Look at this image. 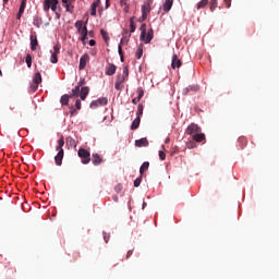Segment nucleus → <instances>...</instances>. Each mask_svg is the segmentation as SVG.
Segmentation results:
<instances>
[{
    "instance_id": "37",
    "label": "nucleus",
    "mask_w": 279,
    "mask_h": 279,
    "mask_svg": "<svg viewBox=\"0 0 279 279\" xmlns=\"http://www.w3.org/2000/svg\"><path fill=\"white\" fill-rule=\"evenodd\" d=\"M118 53L120 56L121 62H123L124 57H123V48L121 47V45H119V47H118Z\"/></svg>"
},
{
    "instance_id": "19",
    "label": "nucleus",
    "mask_w": 279,
    "mask_h": 279,
    "mask_svg": "<svg viewBox=\"0 0 279 279\" xmlns=\"http://www.w3.org/2000/svg\"><path fill=\"white\" fill-rule=\"evenodd\" d=\"M130 0H120V5L122 8H124V12L125 14H128V12H130V3H129Z\"/></svg>"
},
{
    "instance_id": "6",
    "label": "nucleus",
    "mask_w": 279,
    "mask_h": 279,
    "mask_svg": "<svg viewBox=\"0 0 279 279\" xmlns=\"http://www.w3.org/2000/svg\"><path fill=\"white\" fill-rule=\"evenodd\" d=\"M129 75H130V70L128 69V66H124L122 75H119L116 82H118L119 84H123L125 80H128Z\"/></svg>"
},
{
    "instance_id": "49",
    "label": "nucleus",
    "mask_w": 279,
    "mask_h": 279,
    "mask_svg": "<svg viewBox=\"0 0 279 279\" xmlns=\"http://www.w3.org/2000/svg\"><path fill=\"white\" fill-rule=\"evenodd\" d=\"M225 4L227 8H231L232 7V0H225Z\"/></svg>"
},
{
    "instance_id": "29",
    "label": "nucleus",
    "mask_w": 279,
    "mask_h": 279,
    "mask_svg": "<svg viewBox=\"0 0 279 279\" xmlns=\"http://www.w3.org/2000/svg\"><path fill=\"white\" fill-rule=\"evenodd\" d=\"M75 27H76V29L78 31V33L82 34V29H84V22L77 21V22L75 23Z\"/></svg>"
},
{
    "instance_id": "14",
    "label": "nucleus",
    "mask_w": 279,
    "mask_h": 279,
    "mask_svg": "<svg viewBox=\"0 0 279 279\" xmlns=\"http://www.w3.org/2000/svg\"><path fill=\"white\" fill-rule=\"evenodd\" d=\"M193 141H195L196 143H202L204 141H206V135L202 132L196 133L192 136Z\"/></svg>"
},
{
    "instance_id": "63",
    "label": "nucleus",
    "mask_w": 279,
    "mask_h": 279,
    "mask_svg": "<svg viewBox=\"0 0 279 279\" xmlns=\"http://www.w3.org/2000/svg\"><path fill=\"white\" fill-rule=\"evenodd\" d=\"M114 202H119V197L113 196Z\"/></svg>"
},
{
    "instance_id": "53",
    "label": "nucleus",
    "mask_w": 279,
    "mask_h": 279,
    "mask_svg": "<svg viewBox=\"0 0 279 279\" xmlns=\"http://www.w3.org/2000/svg\"><path fill=\"white\" fill-rule=\"evenodd\" d=\"M187 147L189 149H193V147H195V143L190 142V144H187Z\"/></svg>"
},
{
    "instance_id": "22",
    "label": "nucleus",
    "mask_w": 279,
    "mask_h": 279,
    "mask_svg": "<svg viewBox=\"0 0 279 279\" xmlns=\"http://www.w3.org/2000/svg\"><path fill=\"white\" fill-rule=\"evenodd\" d=\"M208 3H210V1H208V0H201L196 4V8H197V10H202V9L206 8V5H208Z\"/></svg>"
},
{
    "instance_id": "28",
    "label": "nucleus",
    "mask_w": 279,
    "mask_h": 279,
    "mask_svg": "<svg viewBox=\"0 0 279 279\" xmlns=\"http://www.w3.org/2000/svg\"><path fill=\"white\" fill-rule=\"evenodd\" d=\"M135 58H137V60H141V58H143V46H138Z\"/></svg>"
},
{
    "instance_id": "44",
    "label": "nucleus",
    "mask_w": 279,
    "mask_h": 279,
    "mask_svg": "<svg viewBox=\"0 0 279 279\" xmlns=\"http://www.w3.org/2000/svg\"><path fill=\"white\" fill-rule=\"evenodd\" d=\"M31 90H33V93H36V90H38V83H33L31 85Z\"/></svg>"
},
{
    "instance_id": "11",
    "label": "nucleus",
    "mask_w": 279,
    "mask_h": 279,
    "mask_svg": "<svg viewBox=\"0 0 279 279\" xmlns=\"http://www.w3.org/2000/svg\"><path fill=\"white\" fill-rule=\"evenodd\" d=\"M180 66H182V61L178 58V54H173L171 68L175 70V69H180Z\"/></svg>"
},
{
    "instance_id": "5",
    "label": "nucleus",
    "mask_w": 279,
    "mask_h": 279,
    "mask_svg": "<svg viewBox=\"0 0 279 279\" xmlns=\"http://www.w3.org/2000/svg\"><path fill=\"white\" fill-rule=\"evenodd\" d=\"M202 132V128L195 123H191L186 129V134L190 136H195V134H199Z\"/></svg>"
},
{
    "instance_id": "12",
    "label": "nucleus",
    "mask_w": 279,
    "mask_h": 279,
    "mask_svg": "<svg viewBox=\"0 0 279 279\" xmlns=\"http://www.w3.org/2000/svg\"><path fill=\"white\" fill-rule=\"evenodd\" d=\"M92 162H93V165H95V167H98V165H101V162H104V158H101V156H99V154H93Z\"/></svg>"
},
{
    "instance_id": "8",
    "label": "nucleus",
    "mask_w": 279,
    "mask_h": 279,
    "mask_svg": "<svg viewBox=\"0 0 279 279\" xmlns=\"http://www.w3.org/2000/svg\"><path fill=\"white\" fill-rule=\"evenodd\" d=\"M108 104V98H99L90 102V108H99V106H106Z\"/></svg>"
},
{
    "instance_id": "56",
    "label": "nucleus",
    "mask_w": 279,
    "mask_h": 279,
    "mask_svg": "<svg viewBox=\"0 0 279 279\" xmlns=\"http://www.w3.org/2000/svg\"><path fill=\"white\" fill-rule=\"evenodd\" d=\"M191 90H199V86L191 87Z\"/></svg>"
},
{
    "instance_id": "34",
    "label": "nucleus",
    "mask_w": 279,
    "mask_h": 279,
    "mask_svg": "<svg viewBox=\"0 0 279 279\" xmlns=\"http://www.w3.org/2000/svg\"><path fill=\"white\" fill-rule=\"evenodd\" d=\"M141 182H143V175L138 177V178L134 181V186H135V189H138V186H141Z\"/></svg>"
},
{
    "instance_id": "58",
    "label": "nucleus",
    "mask_w": 279,
    "mask_h": 279,
    "mask_svg": "<svg viewBox=\"0 0 279 279\" xmlns=\"http://www.w3.org/2000/svg\"><path fill=\"white\" fill-rule=\"evenodd\" d=\"M183 94H184V95H189V88H185V89L183 90Z\"/></svg>"
},
{
    "instance_id": "48",
    "label": "nucleus",
    "mask_w": 279,
    "mask_h": 279,
    "mask_svg": "<svg viewBox=\"0 0 279 279\" xmlns=\"http://www.w3.org/2000/svg\"><path fill=\"white\" fill-rule=\"evenodd\" d=\"M128 43H130V39L128 37H123L120 41V46L121 45H128Z\"/></svg>"
},
{
    "instance_id": "39",
    "label": "nucleus",
    "mask_w": 279,
    "mask_h": 279,
    "mask_svg": "<svg viewBox=\"0 0 279 279\" xmlns=\"http://www.w3.org/2000/svg\"><path fill=\"white\" fill-rule=\"evenodd\" d=\"M64 8H65L66 12H70L71 14H73V8L74 7L71 3L65 4Z\"/></svg>"
},
{
    "instance_id": "60",
    "label": "nucleus",
    "mask_w": 279,
    "mask_h": 279,
    "mask_svg": "<svg viewBox=\"0 0 279 279\" xmlns=\"http://www.w3.org/2000/svg\"><path fill=\"white\" fill-rule=\"evenodd\" d=\"M54 13H56V19L59 20V19H60V13H58V12H56V11H54Z\"/></svg>"
},
{
    "instance_id": "32",
    "label": "nucleus",
    "mask_w": 279,
    "mask_h": 279,
    "mask_svg": "<svg viewBox=\"0 0 279 279\" xmlns=\"http://www.w3.org/2000/svg\"><path fill=\"white\" fill-rule=\"evenodd\" d=\"M90 16H97V4H93L90 7Z\"/></svg>"
},
{
    "instance_id": "61",
    "label": "nucleus",
    "mask_w": 279,
    "mask_h": 279,
    "mask_svg": "<svg viewBox=\"0 0 279 279\" xmlns=\"http://www.w3.org/2000/svg\"><path fill=\"white\" fill-rule=\"evenodd\" d=\"M109 1H110V0H106V8H109V7H110Z\"/></svg>"
},
{
    "instance_id": "7",
    "label": "nucleus",
    "mask_w": 279,
    "mask_h": 279,
    "mask_svg": "<svg viewBox=\"0 0 279 279\" xmlns=\"http://www.w3.org/2000/svg\"><path fill=\"white\" fill-rule=\"evenodd\" d=\"M58 53H60V46H53V52H51L50 62L52 64H58Z\"/></svg>"
},
{
    "instance_id": "47",
    "label": "nucleus",
    "mask_w": 279,
    "mask_h": 279,
    "mask_svg": "<svg viewBox=\"0 0 279 279\" xmlns=\"http://www.w3.org/2000/svg\"><path fill=\"white\" fill-rule=\"evenodd\" d=\"M114 87L116 90H121V88H123V84L116 81Z\"/></svg>"
},
{
    "instance_id": "45",
    "label": "nucleus",
    "mask_w": 279,
    "mask_h": 279,
    "mask_svg": "<svg viewBox=\"0 0 279 279\" xmlns=\"http://www.w3.org/2000/svg\"><path fill=\"white\" fill-rule=\"evenodd\" d=\"M102 236H104V240H105L106 243H108V241H110V233L104 232Z\"/></svg>"
},
{
    "instance_id": "4",
    "label": "nucleus",
    "mask_w": 279,
    "mask_h": 279,
    "mask_svg": "<svg viewBox=\"0 0 279 279\" xmlns=\"http://www.w3.org/2000/svg\"><path fill=\"white\" fill-rule=\"evenodd\" d=\"M60 2L58 0H45L44 1V11L49 12V10H52V12H56L58 10V4Z\"/></svg>"
},
{
    "instance_id": "62",
    "label": "nucleus",
    "mask_w": 279,
    "mask_h": 279,
    "mask_svg": "<svg viewBox=\"0 0 279 279\" xmlns=\"http://www.w3.org/2000/svg\"><path fill=\"white\" fill-rule=\"evenodd\" d=\"M70 4L75 3V0H68Z\"/></svg>"
},
{
    "instance_id": "15",
    "label": "nucleus",
    "mask_w": 279,
    "mask_h": 279,
    "mask_svg": "<svg viewBox=\"0 0 279 279\" xmlns=\"http://www.w3.org/2000/svg\"><path fill=\"white\" fill-rule=\"evenodd\" d=\"M38 47V37L36 35H31V49L32 51H36Z\"/></svg>"
},
{
    "instance_id": "3",
    "label": "nucleus",
    "mask_w": 279,
    "mask_h": 279,
    "mask_svg": "<svg viewBox=\"0 0 279 279\" xmlns=\"http://www.w3.org/2000/svg\"><path fill=\"white\" fill-rule=\"evenodd\" d=\"M78 158L83 165H88L90 162V151L85 148H80L77 151Z\"/></svg>"
},
{
    "instance_id": "51",
    "label": "nucleus",
    "mask_w": 279,
    "mask_h": 279,
    "mask_svg": "<svg viewBox=\"0 0 279 279\" xmlns=\"http://www.w3.org/2000/svg\"><path fill=\"white\" fill-rule=\"evenodd\" d=\"M95 45H97V41H95V39L89 40V46L90 47H95Z\"/></svg>"
},
{
    "instance_id": "23",
    "label": "nucleus",
    "mask_w": 279,
    "mask_h": 279,
    "mask_svg": "<svg viewBox=\"0 0 279 279\" xmlns=\"http://www.w3.org/2000/svg\"><path fill=\"white\" fill-rule=\"evenodd\" d=\"M66 145H69L70 147H77V143L75 142V140L73 137H66L65 140Z\"/></svg>"
},
{
    "instance_id": "27",
    "label": "nucleus",
    "mask_w": 279,
    "mask_h": 279,
    "mask_svg": "<svg viewBox=\"0 0 279 279\" xmlns=\"http://www.w3.org/2000/svg\"><path fill=\"white\" fill-rule=\"evenodd\" d=\"M81 88L80 86H76L74 89H72V94L70 95V97H80L81 94Z\"/></svg>"
},
{
    "instance_id": "10",
    "label": "nucleus",
    "mask_w": 279,
    "mask_h": 279,
    "mask_svg": "<svg viewBox=\"0 0 279 279\" xmlns=\"http://www.w3.org/2000/svg\"><path fill=\"white\" fill-rule=\"evenodd\" d=\"M151 12V7L149 4H144L142 7V17L141 21H147V14Z\"/></svg>"
},
{
    "instance_id": "1",
    "label": "nucleus",
    "mask_w": 279,
    "mask_h": 279,
    "mask_svg": "<svg viewBox=\"0 0 279 279\" xmlns=\"http://www.w3.org/2000/svg\"><path fill=\"white\" fill-rule=\"evenodd\" d=\"M140 32V40L144 41L146 45H149L151 40H154V28L147 31V24H142Z\"/></svg>"
},
{
    "instance_id": "18",
    "label": "nucleus",
    "mask_w": 279,
    "mask_h": 279,
    "mask_svg": "<svg viewBox=\"0 0 279 279\" xmlns=\"http://www.w3.org/2000/svg\"><path fill=\"white\" fill-rule=\"evenodd\" d=\"M171 8H173V0H166L162 7L163 12H169Z\"/></svg>"
},
{
    "instance_id": "36",
    "label": "nucleus",
    "mask_w": 279,
    "mask_h": 279,
    "mask_svg": "<svg viewBox=\"0 0 279 279\" xmlns=\"http://www.w3.org/2000/svg\"><path fill=\"white\" fill-rule=\"evenodd\" d=\"M210 12H213L214 10H217V0H210Z\"/></svg>"
},
{
    "instance_id": "55",
    "label": "nucleus",
    "mask_w": 279,
    "mask_h": 279,
    "mask_svg": "<svg viewBox=\"0 0 279 279\" xmlns=\"http://www.w3.org/2000/svg\"><path fill=\"white\" fill-rule=\"evenodd\" d=\"M100 3H101V0H96V2H93V4H96V8H99Z\"/></svg>"
},
{
    "instance_id": "64",
    "label": "nucleus",
    "mask_w": 279,
    "mask_h": 279,
    "mask_svg": "<svg viewBox=\"0 0 279 279\" xmlns=\"http://www.w3.org/2000/svg\"><path fill=\"white\" fill-rule=\"evenodd\" d=\"M239 141L242 143L245 142V140L243 137H240Z\"/></svg>"
},
{
    "instance_id": "24",
    "label": "nucleus",
    "mask_w": 279,
    "mask_h": 279,
    "mask_svg": "<svg viewBox=\"0 0 279 279\" xmlns=\"http://www.w3.org/2000/svg\"><path fill=\"white\" fill-rule=\"evenodd\" d=\"M33 82L35 84H41L43 83V75L40 74V72H37L33 78Z\"/></svg>"
},
{
    "instance_id": "25",
    "label": "nucleus",
    "mask_w": 279,
    "mask_h": 279,
    "mask_svg": "<svg viewBox=\"0 0 279 279\" xmlns=\"http://www.w3.org/2000/svg\"><path fill=\"white\" fill-rule=\"evenodd\" d=\"M147 169H149V161H145L141 168H140V174L143 175V173H145V171H147Z\"/></svg>"
},
{
    "instance_id": "21",
    "label": "nucleus",
    "mask_w": 279,
    "mask_h": 279,
    "mask_svg": "<svg viewBox=\"0 0 279 279\" xmlns=\"http://www.w3.org/2000/svg\"><path fill=\"white\" fill-rule=\"evenodd\" d=\"M141 125V117H136V119L131 124V130H138Z\"/></svg>"
},
{
    "instance_id": "20",
    "label": "nucleus",
    "mask_w": 279,
    "mask_h": 279,
    "mask_svg": "<svg viewBox=\"0 0 279 279\" xmlns=\"http://www.w3.org/2000/svg\"><path fill=\"white\" fill-rule=\"evenodd\" d=\"M71 98L72 97L69 94L61 96V99H60L61 106H69V99Z\"/></svg>"
},
{
    "instance_id": "57",
    "label": "nucleus",
    "mask_w": 279,
    "mask_h": 279,
    "mask_svg": "<svg viewBox=\"0 0 279 279\" xmlns=\"http://www.w3.org/2000/svg\"><path fill=\"white\" fill-rule=\"evenodd\" d=\"M63 7L69 5V0H62Z\"/></svg>"
},
{
    "instance_id": "26",
    "label": "nucleus",
    "mask_w": 279,
    "mask_h": 279,
    "mask_svg": "<svg viewBox=\"0 0 279 279\" xmlns=\"http://www.w3.org/2000/svg\"><path fill=\"white\" fill-rule=\"evenodd\" d=\"M81 35H82L81 40H82V43H84V40H86L88 38V28L86 26L83 27Z\"/></svg>"
},
{
    "instance_id": "16",
    "label": "nucleus",
    "mask_w": 279,
    "mask_h": 279,
    "mask_svg": "<svg viewBox=\"0 0 279 279\" xmlns=\"http://www.w3.org/2000/svg\"><path fill=\"white\" fill-rule=\"evenodd\" d=\"M89 90L90 89L88 87L81 88V94L78 95V97L82 99V101H84V99H86V97H88Z\"/></svg>"
},
{
    "instance_id": "54",
    "label": "nucleus",
    "mask_w": 279,
    "mask_h": 279,
    "mask_svg": "<svg viewBox=\"0 0 279 279\" xmlns=\"http://www.w3.org/2000/svg\"><path fill=\"white\" fill-rule=\"evenodd\" d=\"M138 101H141V100H138L137 97L132 99V104H134V106H136V104H138Z\"/></svg>"
},
{
    "instance_id": "41",
    "label": "nucleus",
    "mask_w": 279,
    "mask_h": 279,
    "mask_svg": "<svg viewBox=\"0 0 279 279\" xmlns=\"http://www.w3.org/2000/svg\"><path fill=\"white\" fill-rule=\"evenodd\" d=\"M114 191H116V193H121V191H123V185L122 184H117L114 186Z\"/></svg>"
},
{
    "instance_id": "38",
    "label": "nucleus",
    "mask_w": 279,
    "mask_h": 279,
    "mask_svg": "<svg viewBox=\"0 0 279 279\" xmlns=\"http://www.w3.org/2000/svg\"><path fill=\"white\" fill-rule=\"evenodd\" d=\"M26 64L28 69H32V54L26 56Z\"/></svg>"
},
{
    "instance_id": "52",
    "label": "nucleus",
    "mask_w": 279,
    "mask_h": 279,
    "mask_svg": "<svg viewBox=\"0 0 279 279\" xmlns=\"http://www.w3.org/2000/svg\"><path fill=\"white\" fill-rule=\"evenodd\" d=\"M27 5V0H22L20 8H25Z\"/></svg>"
},
{
    "instance_id": "35",
    "label": "nucleus",
    "mask_w": 279,
    "mask_h": 279,
    "mask_svg": "<svg viewBox=\"0 0 279 279\" xmlns=\"http://www.w3.org/2000/svg\"><path fill=\"white\" fill-rule=\"evenodd\" d=\"M23 12H25V7H20L19 13L16 15L17 21H21V16H23Z\"/></svg>"
},
{
    "instance_id": "40",
    "label": "nucleus",
    "mask_w": 279,
    "mask_h": 279,
    "mask_svg": "<svg viewBox=\"0 0 279 279\" xmlns=\"http://www.w3.org/2000/svg\"><path fill=\"white\" fill-rule=\"evenodd\" d=\"M100 34H101L104 40H109V38H108V32H106L105 29H100Z\"/></svg>"
},
{
    "instance_id": "9",
    "label": "nucleus",
    "mask_w": 279,
    "mask_h": 279,
    "mask_svg": "<svg viewBox=\"0 0 279 279\" xmlns=\"http://www.w3.org/2000/svg\"><path fill=\"white\" fill-rule=\"evenodd\" d=\"M88 60H90L88 53H85L81 57L78 65L80 71H84V69H86V62H88Z\"/></svg>"
},
{
    "instance_id": "43",
    "label": "nucleus",
    "mask_w": 279,
    "mask_h": 279,
    "mask_svg": "<svg viewBox=\"0 0 279 279\" xmlns=\"http://www.w3.org/2000/svg\"><path fill=\"white\" fill-rule=\"evenodd\" d=\"M75 108H76V110H82V100L77 99L75 101Z\"/></svg>"
},
{
    "instance_id": "46",
    "label": "nucleus",
    "mask_w": 279,
    "mask_h": 279,
    "mask_svg": "<svg viewBox=\"0 0 279 279\" xmlns=\"http://www.w3.org/2000/svg\"><path fill=\"white\" fill-rule=\"evenodd\" d=\"M159 158H160V160H166L167 159V154H165V151L160 150L159 151Z\"/></svg>"
},
{
    "instance_id": "42",
    "label": "nucleus",
    "mask_w": 279,
    "mask_h": 279,
    "mask_svg": "<svg viewBox=\"0 0 279 279\" xmlns=\"http://www.w3.org/2000/svg\"><path fill=\"white\" fill-rule=\"evenodd\" d=\"M70 114L71 117H75L77 114V109L73 108V106L70 107Z\"/></svg>"
},
{
    "instance_id": "2",
    "label": "nucleus",
    "mask_w": 279,
    "mask_h": 279,
    "mask_svg": "<svg viewBox=\"0 0 279 279\" xmlns=\"http://www.w3.org/2000/svg\"><path fill=\"white\" fill-rule=\"evenodd\" d=\"M58 145L56 146V150L58 151L57 156L54 157V162L57 167H62V160L64 159V137L58 140Z\"/></svg>"
},
{
    "instance_id": "30",
    "label": "nucleus",
    "mask_w": 279,
    "mask_h": 279,
    "mask_svg": "<svg viewBox=\"0 0 279 279\" xmlns=\"http://www.w3.org/2000/svg\"><path fill=\"white\" fill-rule=\"evenodd\" d=\"M130 27H131V34H134L136 32V24H134V17L130 19Z\"/></svg>"
},
{
    "instance_id": "50",
    "label": "nucleus",
    "mask_w": 279,
    "mask_h": 279,
    "mask_svg": "<svg viewBox=\"0 0 279 279\" xmlns=\"http://www.w3.org/2000/svg\"><path fill=\"white\" fill-rule=\"evenodd\" d=\"M132 254H134L133 250L128 251L126 253V259L130 258V256H132Z\"/></svg>"
},
{
    "instance_id": "13",
    "label": "nucleus",
    "mask_w": 279,
    "mask_h": 279,
    "mask_svg": "<svg viewBox=\"0 0 279 279\" xmlns=\"http://www.w3.org/2000/svg\"><path fill=\"white\" fill-rule=\"evenodd\" d=\"M136 147H149V141H147V137H143L141 140L135 141Z\"/></svg>"
},
{
    "instance_id": "59",
    "label": "nucleus",
    "mask_w": 279,
    "mask_h": 279,
    "mask_svg": "<svg viewBox=\"0 0 279 279\" xmlns=\"http://www.w3.org/2000/svg\"><path fill=\"white\" fill-rule=\"evenodd\" d=\"M83 85H84V82L81 81V82H78L77 86H78V88H81Z\"/></svg>"
},
{
    "instance_id": "33",
    "label": "nucleus",
    "mask_w": 279,
    "mask_h": 279,
    "mask_svg": "<svg viewBox=\"0 0 279 279\" xmlns=\"http://www.w3.org/2000/svg\"><path fill=\"white\" fill-rule=\"evenodd\" d=\"M143 110H144L143 104H140L137 106V112H136V114H137V117H140V119H141V117H143Z\"/></svg>"
},
{
    "instance_id": "31",
    "label": "nucleus",
    "mask_w": 279,
    "mask_h": 279,
    "mask_svg": "<svg viewBox=\"0 0 279 279\" xmlns=\"http://www.w3.org/2000/svg\"><path fill=\"white\" fill-rule=\"evenodd\" d=\"M137 101H141L143 99V96L145 95V92L143 90V88H137Z\"/></svg>"
},
{
    "instance_id": "17",
    "label": "nucleus",
    "mask_w": 279,
    "mask_h": 279,
    "mask_svg": "<svg viewBox=\"0 0 279 279\" xmlns=\"http://www.w3.org/2000/svg\"><path fill=\"white\" fill-rule=\"evenodd\" d=\"M117 73V65L116 64H109L106 70L107 75H114Z\"/></svg>"
}]
</instances>
